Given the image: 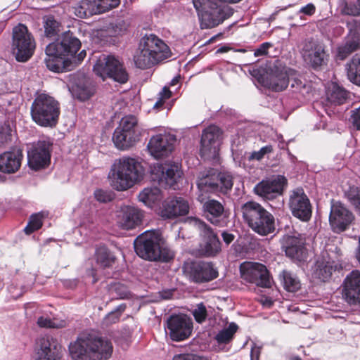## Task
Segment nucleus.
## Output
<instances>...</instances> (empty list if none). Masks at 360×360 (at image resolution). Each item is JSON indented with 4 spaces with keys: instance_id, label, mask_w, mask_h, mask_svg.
Masks as SVG:
<instances>
[{
    "instance_id": "55",
    "label": "nucleus",
    "mask_w": 360,
    "mask_h": 360,
    "mask_svg": "<svg viewBox=\"0 0 360 360\" xmlns=\"http://www.w3.org/2000/svg\"><path fill=\"white\" fill-rule=\"evenodd\" d=\"M272 150L273 148L271 145L264 146L260 148L259 150L253 152L250 155V158L252 160H260L264 157L266 154L271 153Z\"/></svg>"
},
{
    "instance_id": "50",
    "label": "nucleus",
    "mask_w": 360,
    "mask_h": 360,
    "mask_svg": "<svg viewBox=\"0 0 360 360\" xmlns=\"http://www.w3.org/2000/svg\"><path fill=\"white\" fill-rule=\"evenodd\" d=\"M192 314L196 322L199 323H203L207 317L206 306L202 302L197 304L192 311Z\"/></svg>"
},
{
    "instance_id": "44",
    "label": "nucleus",
    "mask_w": 360,
    "mask_h": 360,
    "mask_svg": "<svg viewBox=\"0 0 360 360\" xmlns=\"http://www.w3.org/2000/svg\"><path fill=\"white\" fill-rule=\"evenodd\" d=\"M60 24L53 16L47 15L44 18V27L46 36L53 37L58 34Z\"/></svg>"
},
{
    "instance_id": "20",
    "label": "nucleus",
    "mask_w": 360,
    "mask_h": 360,
    "mask_svg": "<svg viewBox=\"0 0 360 360\" xmlns=\"http://www.w3.org/2000/svg\"><path fill=\"white\" fill-rule=\"evenodd\" d=\"M354 220V214L345 205L340 202L331 205L329 221L335 232L345 231Z\"/></svg>"
},
{
    "instance_id": "10",
    "label": "nucleus",
    "mask_w": 360,
    "mask_h": 360,
    "mask_svg": "<svg viewBox=\"0 0 360 360\" xmlns=\"http://www.w3.org/2000/svg\"><path fill=\"white\" fill-rule=\"evenodd\" d=\"M185 276L195 283L210 282L218 277V271L211 262L188 261L183 265Z\"/></svg>"
},
{
    "instance_id": "29",
    "label": "nucleus",
    "mask_w": 360,
    "mask_h": 360,
    "mask_svg": "<svg viewBox=\"0 0 360 360\" xmlns=\"http://www.w3.org/2000/svg\"><path fill=\"white\" fill-rule=\"evenodd\" d=\"M189 205L187 200L181 197H174L165 199L160 208V215L165 219H173L188 213Z\"/></svg>"
},
{
    "instance_id": "18",
    "label": "nucleus",
    "mask_w": 360,
    "mask_h": 360,
    "mask_svg": "<svg viewBox=\"0 0 360 360\" xmlns=\"http://www.w3.org/2000/svg\"><path fill=\"white\" fill-rule=\"evenodd\" d=\"M181 175L179 165L175 163H157L151 167L153 181H157L162 186H172Z\"/></svg>"
},
{
    "instance_id": "59",
    "label": "nucleus",
    "mask_w": 360,
    "mask_h": 360,
    "mask_svg": "<svg viewBox=\"0 0 360 360\" xmlns=\"http://www.w3.org/2000/svg\"><path fill=\"white\" fill-rule=\"evenodd\" d=\"M315 6L313 4L310 3L306 5L305 6L302 7L301 9L300 10V13H302L307 15H312L315 13Z\"/></svg>"
},
{
    "instance_id": "11",
    "label": "nucleus",
    "mask_w": 360,
    "mask_h": 360,
    "mask_svg": "<svg viewBox=\"0 0 360 360\" xmlns=\"http://www.w3.org/2000/svg\"><path fill=\"white\" fill-rule=\"evenodd\" d=\"M300 53L304 61L314 69H318L327 64L329 54L325 45L313 39L303 41Z\"/></svg>"
},
{
    "instance_id": "28",
    "label": "nucleus",
    "mask_w": 360,
    "mask_h": 360,
    "mask_svg": "<svg viewBox=\"0 0 360 360\" xmlns=\"http://www.w3.org/2000/svg\"><path fill=\"white\" fill-rule=\"evenodd\" d=\"M202 203L205 215L211 224L221 227L227 226L229 214L220 202L207 198Z\"/></svg>"
},
{
    "instance_id": "19",
    "label": "nucleus",
    "mask_w": 360,
    "mask_h": 360,
    "mask_svg": "<svg viewBox=\"0 0 360 360\" xmlns=\"http://www.w3.org/2000/svg\"><path fill=\"white\" fill-rule=\"evenodd\" d=\"M62 347L49 335L37 339L34 348V360H59L62 356Z\"/></svg>"
},
{
    "instance_id": "17",
    "label": "nucleus",
    "mask_w": 360,
    "mask_h": 360,
    "mask_svg": "<svg viewBox=\"0 0 360 360\" xmlns=\"http://www.w3.org/2000/svg\"><path fill=\"white\" fill-rule=\"evenodd\" d=\"M51 143L40 140L32 144L27 150V162L34 170H39L48 166L51 160Z\"/></svg>"
},
{
    "instance_id": "23",
    "label": "nucleus",
    "mask_w": 360,
    "mask_h": 360,
    "mask_svg": "<svg viewBox=\"0 0 360 360\" xmlns=\"http://www.w3.org/2000/svg\"><path fill=\"white\" fill-rule=\"evenodd\" d=\"M143 212L135 206H122L116 213V222L124 230H131L142 223Z\"/></svg>"
},
{
    "instance_id": "39",
    "label": "nucleus",
    "mask_w": 360,
    "mask_h": 360,
    "mask_svg": "<svg viewBox=\"0 0 360 360\" xmlns=\"http://www.w3.org/2000/svg\"><path fill=\"white\" fill-rule=\"evenodd\" d=\"M348 79L353 84L360 86V56H353L346 65Z\"/></svg>"
},
{
    "instance_id": "24",
    "label": "nucleus",
    "mask_w": 360,
    "mask_h": 360,
    "mask_svg": "<svg viewBox=\"0 0 360 360\" xmlns=\"http://www.w3.org/2000/svg\"><path fill=\"white\" fill-rule=\"evenodd\" d=\"M69 90L74 98L84 101L94 95L96 84L90 77L77 74L72 77Z\"/></svg>"
},
{
    "instance_id": "1",
    "label": "nucleus",
    "mask_w": 360,
    "mask_h": 360,
    "mask_svg": "<svg viewBox=\"0 0 360 360\" xmlns=\"http://www.w3.org/2000/svg\"><path fill=\"white\" fill-rule=\"evenodd\" d=\"M145 169L138 159L124 156L115 160L108 175L110 186L117 191H124L141 182Z\"/></svg>"
},
{
    "instance_id": "61",
    "label": "nucleus",
    "mask_w": 360,
    "mask_h": 360,
    "mask_svg": "<svg viewBox=\"0 0 360 360\" xmlns=\"http://www.w3.org/2000/svg\"><path fill=\"white\" fill-rule=\"evenodd\" d=\"M223 240L227 244H230L235 238L233 234L230 233L229 232L224 231L221 234Z\"/></svg>"
},
{
    "instance_id": "14",
    "label": "nucleus",
    "mask_w": 360,
    "mask_h": 360,
    "mask_svg": "<svg viewBox=\"0 0 360 360\" xmlns=\"http://www.w3.org/2000/svg\"><path fill=\"white\" fill-rule=\"evenodd\" d=\"M160 236L155 231H145L134 240V249L136 254L141 258L148 260H155L157 251L160 246Z\"/></svg>"
},
{
    "instance_id": "53",
    "label": "nucleus",
    "mask_w": 360,
    "mask_h": 360,
    "mask_svg": "<svg viewBox=\"0 0 360 360\" xmlns=\"http://www.w3.org/2000/svg\"><path fill=\"white\" fill-rule=\"evenodd\" d=\"M158 257L155 261L169 262L174 257V253L167 248L159 246L157 251Z\"/></svg>"
},
{
    "instance_id": "48",
    "label": "nucleus",
    "mask_w": 360,
    "mask_h": 360,
    "mask_svg": "<svg viewBox=\"0 0 360 360\" xmlns=\"http://www.w3.org/2000/svg\"><path fill=\"white\" fill-rule=\"evenodd\" d=\"M37 324L41 328H59L65 326V321H57L56 320H52L47 316H41L38 318Z\"/></svg>"
},
{
    "instance_id": "7",
    "label": "nucleus",
    "mask_w": 360,
    "mask_h": 360,
    "mask_svg": "<svg viewBox=\"0 0 360 360\" xmlns=\"http://www.w3.org/2000/svg\"><path fill=\"white\" fill-rule=\"evenodd\" d=\"M30 112L36 124L41 127H53L58 121L60 105L52 96L41 94L34 100Z\"/></svg>"
},
{
    "instance_id": "54",
    "label": "nucleus",
    "mask_w": 360,
    "mask_h": 360,
    "mask_svg": "<svg viewBox=\"0 0 360 360\" xmlns=\"http://www.w3.org/2000/svg\"><path fill=\"white\" fill-rule=\"evenodd\" d=\"M172 96V91L169 90V87L164 86L162 91L158 94V101L153 105L154 108L159 109L162 108L165 101L167 99H169Z\"/></svg>"
},
{
    "instance_id": "43",
    "label": "nucleus",
    "mask_w": 360,
    "mask_h": 360,
    "mask_svg": "<svg viewBox=\"0 0 360 360\" xmlns=\"http://www.w3.org/2000/svg\"><path fill=\"white\" fill-rule=\"evenodd\" d=\"M238 328V326L235 323L232 322L228 326V327L219 331L215 336V340L219 344H227L232 340Z\"/></svg>"
},
{
    "instance_id": "33",
    "label": "nucleus",
    "mask_w": 360,
    "mask_h": 360,
    "mask_svg": "<svg viewBox=\"0 0 360 360\" xmlns=\"http://www.w3.org/2000/svg\"><path fill=\"white\" fill-rule=\"evenodd\" d=\"M139 135L140 134H131L115 129L112 136V141L117 148L125 150L135 145L139 139Z\"/></svg>"
},
{
    "instance_id": "26",
    "label": "nucleus",
    "mask_w": 360,
    "mask_h": 360,
    "mask_svg": "<svg viewBox=\"0 0 360 360\" xmlns=\"http://www.w3.org/2000/svg\"><path fill=\"white\" fill-rule=\"evenodd\" d=\"M80 46V41L71 32L68 31L57 41L48 45V51L50 53L58 52L65 58L74 56Z\"/></svg>"
},
{
    "instance_id": "57",
    "label": "nucleus",
    "mask_w": 360,
    "mask_h": 360,
    "mask_svg": "<svg viewBox=\"0 0 360 360\" xmlns=\"http://www.w3.org/2000/svg\"><path fill=\"white\" fill-rule=\"evenodd\" d=\"M351 120L354 127L360 130V106L352 110Z\"/></svg>"
},
{
    "instance_id": "52",
    "label": "nucleus",
    "mask_w": 360,
    "mask_h": 360,
    "mask_svg": "<svg viewBox=\"0 0 360 360\" xmlns=\"http://www.w3.org/2000/svg\"><path fill=\"white\" fill-rule=\"evenodd\" d=\"M342 14L357 16L360 15V6L354 3L345 2L341 8Z\"/></svg>"
},
{
    "instance_id": "25",
    "label": "nucleus",
    "mask_w": 360,
    "mask_h": 360,
    "mask_svg": "<svg viewBox=\"0 0 360 360\" xmlns=\"http://www.w3.org/2000/svg\"><path fill=\"white\" fill-rule=\"evenodd\" d=\"M295 75V71L293 70L276 67L262 79V84L274 91H281L288 86L290 79Z\"/></svg>"
},
{
    "instance_id": "49",
    "label": "nucleus",
    "mask_w": 360,
    "mask_h": 360,
    "mask_svg": "<svg viewBox=\"0 0 360 360\" xmlns=\"http://www.w3.org/2000/svg\"><path fill=\"white\" fill-rule=\"evenodd\" d=\"M96 7L98 8V14L105 13L109 10L117 7L120 3V0H94Z\"/></svg>"
},
{
    "instance_id": "36",
    "label": "nucleus",
    "mask_w": 360,
    "mask_h": 360,
    "mask_svg": "<svg viewBox=\"0 0 360 360\" xmlns=\"http://www.w3.org/2000/svg\"><path fill=\"white\" fill-rule=\"evenodd\" d=\"M139 200L148 207L153 205L160 200L162 193L158 187H147L143 189L138 195Z\"/></svg>"
},
{
    "instance_id": "62",
    "label": "nucleus",
    "mask_w": 360,
    "mask_h": 360,
    "mask_svg": "<svg viewBox=\"0 0 360 360\" xmlns=\"http://www.w3.org/2000/svg\"><path fill=\"white\" fill-rule=\"evenodd\" d=\"M195 357L189 354H179L174 356L173 360H195Z\"/></svg>"
},
{
    "instance_id": "27",
    "label": "nucleus",
    "mask_w": 360,
    "mask_h": 360,
    "mask_svg": "<svg viewBox=\"0 0 360 360\" xmlns=\"http://www.w3.org/2000/svg\"><path fill=\"white\" fill-rule=\"evenodd\" d=\"M221 136L220 129L211 125L202 132L201 137L200 155L205 158H214L217 154Z\"/></svg>"
},
{
    "instance_id": "41",
    "label": "nucleus",
    "mask_w": 360,
    "mask_h": 360,
    "mask_svg": "<svg viewBox=\"0 0 360 360\" xmlns=\"http://www.w3.org/2000/svg\"><path fill=\"white\" fill-rule=\"evenodd\" d=\"M279 278L288 291L295 292L300 288V280L292 272L283 270L279 274Z\"/></svg>"
},
{
    "instance_id": "30",
    "label": "nucleus",
    "mask_w": 360,
    "mask_h": 360,
    "mask_svg": "<svg viewBox=\"0 0 360 360\" xmlns=\"http://www.w3.org/2000/svg\"><path fill=\"white\" fill-rule=\"evenodd\" d=\"M342 297L350 305L360 304V271L353 270L345 278Z\"/></svg>"
},
{
    "instance_id": "40",
    "label": "nucleus",
    "mask_w": 360,
    "mask_h": 360,
    "mask_svg": "<svg viewBox=\"0 0 360 360\" xmlns=\"http://www.w3.org/2000/svg\"><path fill=\"white\" fill-rule=\"evenodd\" d=\"M327 102L331 105H341L345 103L347 97V91L342 87L333 84L326 93Z\"/></svg>"
},
{
    "instance_id": "4",
    "label": "nucleus",
    "mask_w": 360,
    "mask_h": 360,
    "mask_svg": "<svg viewBox=\"0 0 360 360\" xmlns=\"http://www.w3.org/2000/svg\"><path fill=\"white\" fill-rule=\"evenodd\" d=\"M233 184V177L228 172H218L214 169L200 172L196 181L197 200L203 202L210 194H226Z\"/></svg>"
},
{
    "instance_id": "6",
    "label": "nucleus",
    "mask_w": 360,
    "mask_h": 360,
    "mask_svg": "<svg viewBox=\"0 0 360 360\" xmlns=\"http://www.w3.org/2000/svg\"><path fill=\"white\" fill-rule=\"evenodd\" d=\"M244 221L255 233L261 236H267L275 230L274 216L259 203L248 201L242 207Z\"/></svg>"
},
{
    "instance_id": "35",
    "label": "nucleus",
    "mask_w": 360,
    "mask_h": 360,
    "mask_svg": "<svg viewBox=\"0 0 360 360\" xmlns=\"http://www.w3.org/2000/svg\"><path fill=\"white\" fill-rule=\"evenodd\" d=\"M333 271V265L330 261L319 259L315 264L312 276L321 282H326L331 277Z\"/></svg>"
},
{
    "instance_id": "46",
    "label": "nucleus",
    "mask_w": 360,
    "mask_h": 360,
    "mask_svg": "<svg viewBox=\"0 0 360 360\" xmlns=\"http://www.w3.org/2000/svg\"><path fill=\"white\" fill-rule=\"evenodd\" d=\"M44 215L42 212H39L31 215L30 221L25 228V232L30 234L32 232L39 229L42 226V219Z\"/></svg>"
},
{
    "instance_id": "22",
    "label": "nucleus",
    "mask_w": 360,
    "mask_h": 360,
    "mask_svg": "<svg viewBox=\"0 0 360 360\" xmlns=\"http://www.w3.org/2000/svg\"><path fill=\"white\" fill-rule=\"evenodd\" d=\"M167 328L172 340L181 341L191 334L193 323L186 315H172L167 321Z\"/></svg>"
},
{
    "instance_id": "5",
    "label": "nucleus",
    "mask_w": 360,
    "mask_h": 360,
    "mask_svg": "<svg viewBox=\"0 0 360 360\" xmlns=\"http://www.w3.org/2000/svg\"><path fill=\"white\" fill-rule=\"evenodd\" d=\"M202 29L213 28L233 14V8L214 0H193Z\"/></svg>"
},
{
    "instance_id": "34",
    "label": "nucleus",
    "mask_w": 360,
    "mask_h": 360,
    "mask_svg": "<svg viewBox=\"0 0 360 360\" xmlns=\"http://www.w3.org/2000/svg\"><path fill=\"white\" fill-rule=\"evenodd\" d=\"M360 46V39L356 36H352L347 38L345 43L338 46L337 48L336 58L338 60H343L351 53L357 51Z\"/></svg>"
},
{
    "instance_id": "8",
    "label": "nucleus",
    "mask_w": 360,
    "mask_h": 360,
    "mask_svg": "<svg viewBox=\"0 0 360 360\" xmlns=\"http://www.w3.org/2000/svg\"><path fill=\"white\" fill-rule=\"evenodd\" d=\"M93 71L103 80L110 78L115 82L124 84L129 78L122 63L111 55L100 56L94 65Z\"/></svg>"
},
{
    "instance_id": "51",
    "label": "nucleus",
    "mask_w": 360,
    "mask_h": 360,
    "mask_svg": "<svg viewBox=\"0 0 360 360\" xmlns=\"http://www.w3.org/2000/svg\"><path fill=\"white\" fill-rule=\"evenodd\" d=\"M125 308L126 305L122 304L119 305L114 311L110 312L104 319L105 324L110 325L118 321Z\"/></svg>"
},
{
    "instance_id": "47",
    "label": "nucleus",
    "mask_w": 360,
    "mask_h": 360,
    "mask_svg": "<svg viewBox=\"0 0 360 360\" xmlns=\"http://www.w3.org/2000/svg\"><path fill=\"white\" fill-rule=\"evenodd\" d=\"M96 261L103 267H108L114 262L113 258L105 248H101L96 250Z\"/></svg>"
},
{
    "instance_id": "32",
    "label": "nucleus",
    "mask_w": 360,
    "mask_h": 360,
    "mask_svg": "<svg viewBox=\"0 0 360 360\" xmlns=\"http://www.w3.org/2000/svg\"><path fill=\"white\" fill-rule=\"evenodd\" d=\"M282 248L287 256L291 258L300 259L304 255V239L299 235L284 236L283 238Z\"/></svg>"
},
{
    "instance_id": "37",
    "label": "nucleus",
    "mask_w": 360,
    "mask_h": 360,
    "mask_svg": "<svg viewBox=\"0 0 360 360\" xmlns=\"http://www.w3.org/2000/svg\"><path fill=\"white\" fill-rule=\"evenodd\" d=\"M97 8L94 0H81L74 7V13L80 18H86L97 15L98 11Z\"/></svg>"
},
{
    "instance_id": "58",
    "label": "nucleus",
    "mask_w": 360,
    "mask_h": 360,
    "mask_svg": "<svg viewBox=\"0 0 360 360\" xmlns=\"http://www.w3.org/2000/svg\"><path fill=\"white\" fill-rule=\"evenodd\" d=\"M271 46V44L269 42L262 44L255 51L254 55L256 57L266 55Z\"/></svg>"
},
{
    "instance_id": "31",
    "label": "nucleus",
    "mask_w": 360,
    "mask_h": 360,
    "mask_svg": "<svg viewBox=\"0 0 360 360\" xmlns=\"http://www.w3.org/2000/svg\"><path fill=\"white\" fill-rule=\"evenodd\" d=\"M23 158L22 150L13 148L0 155V171L11 174L17 172L21 165Z\"/></svg>"
},
{
    "instance_id": "38",
    "label": "nucleus",
    "mask_w": 360,
    "mask_h": 360,
    "mask_svg": "<svg viewBox=\"0 0 360 360\" xmlns=\"http://www.w3.org/2000/svg\"><path fill=\"white\" fill-rule=\"evenodd\" d=\"M46 54L45 63L47 68L55 72L63 71L65 58L58 52L50 53L48 46L46 48Z\"/></svg>"
},
{
    "instance_id": "15",
    "label": "nucleus",
    "mask_w": 360,
    "mask_h": 360,
    "mask_svg": "<svg viewBox=\"0 0 360 360\" xmlns=\"http://www.w3.org/2000/svg\"><path fill=\"white\" fill-rule=\"evenodd\" d=\"M175 141L174 135L167 132L158 134L150 139L147 150L155 159L166 158L172 154Z\"/></svg>"
},
{
    "instance_id": "2",
    "label": "nucleus",
    "mask_w": 360,
    "mask_h": 360,
    "mask_svg": "<svg viewBox=\"0 0 360 360\" xmlns=\"http://www.w3.org/2000/svg\"><path fill=\"white\" fill-rule=\"evenodd\" d=\"M74 360H106L112 352L110 341L96 335L82 333L69 346Z\"/></svg>"
},
{
    "instance_id": "60",
    "label": "nucleus",
    "mask_w": 360,
    "mask_h": 360,
    "mask_svg": "<svg viewBox=\"0 0 360 360\" xmlns=\"http://www.w3.org/2000/svg\"><path fill=\"white\" fill-rule=\"evenodd\" d=\"M291 87L295 88V91H301L302 89H305V85L300 79L295 77L291 83Z\"/></svg>"
},
{
    "instance_id": "45",
    "label": "nucleus",
    "mask_w": 360,
    "mask_h": 360,
    "mask_svg": "<svg viewBox=\"0 0 360 360\" xmlns=\"http://www.w3.org/2000/svg\"><path fill=\"white\" fill-rule=\"evenodd\" d=\"M128 27V24L124 20H117L110 23L105 30L107 35L110 37H115L124 33ZM104 30H101L103 32Z\"/></svg>"
},
{
    "instance_id": "16",
    "label": "nucleus",
    "mask_w": 360,
    "mask_h": 360,
    "mask_svg": "<svg viewBox=\"0 0 360 360\" xmlns=\"http://www.w3.org/2000/svg\"><path fill=\"white\" fill-rule=\"evenodd\" d=\"M289 207L292 214L302 221H308L311 217L312 209L310 200L301 188L290 193Z\"/></svg>"
},
{
    "instance_id": "64",
    "label": "nucleus",
    "mask_w": 360,
    "mask_h": 360,
    "mask_svg": "<svg viewBox=\"0 0 360 360\" xmlns=\"http://www.w3.org/2000/svg\"><path fill=\"white\" fill-rule=\"evenodd\" d=\"M355 258L358 261V262L360 264V236L359 237L358 240V246L355 250Z\"/></svg>"
},
{
    "instance_id": "21",
    "label": "nucleus",
    "mask_w": 360,
    "mask_h": 360,
    "mask_svg": "<svg viewBox=\"0 0 360 360\" xmlns=\"http://www.w3.org/2000/svg\"><path fill=\"white\" fill-rule=\"evenodd\" d=\"M188 221L197 228L204 239L205 243L202 249L205 255L214 256L217 254L220 250V242L212 229L198 218H189Z\"/></svg>"
},
{
    "instance_id": "13",
    "label": "nucleus",
    "mask_w": 360,
    "mask_h": 360,
    "mask_svg": "<svg viewBox=\"0 0 360 360\" xmlns=\"http://www.w3.org/2000/svg\"><path fill=\"white\" fill-rule=\"evenodd\" d=\"M240 273L241 278L247 283L263 288H269L271 285L269 271L266 266L261 263L243 262L240 265Z\"/></svg>"
},
{
    "instance_id": "3",
    "label": "nucleus",
    "mask_w": 360,
    "mask_h": 360,
    "mask_svg": "<svg viewBox=\"0 0 360 360\" xmlns=\"http://www.w3.org/2000/svg\"><path fill=\"white\" fill-rule=\"evenodd\" d=\"M170 56L169 46L156 35L150 34L141 38L139 51L134 60L136 67L146 69L168 58Z\"/></svg>"
},
{
    "instance_id": "63",
    "label": "nucleus",
    "mask_w": 360,
    "mask_h": 360,
    "mask_svg": "<svg viewBox=\"0 0 360 360\" xmlns=\"http://www.w3.org/2000/svg\"><path fill=\"white\" fill-rule=\"evenodd\" d=\"M259 353H260V349L259 347H253V348H252V350H251L252 359H253L255 357L256 359H258Z\"/></svg>"
},
{
    "instance_id": "9",
    "label": "nucleus",
    "mask_w": 360,
    "mask_h": 360,
    "mask_svg": "<svg viewBox=\"0 0 360 360\" xmlns=\"http://www.w3.org/2000/svg\"><path fill=\"white\" fill-rule=\"evenodd\" d=\"M35 41L27 27L19 24L13 28L12 50L15 58L19 62H26L33 55Z\"/></svg>"
},
{
    "instance_id": "42",
    "label": "nucleus",
    "mask_w": 360,
    "mask_h": 360,
    "mask_svg": "<svg viewBox=\"0 0 360 360\" xmlns=\"http://www.w3.org/2000/svg\"><path fill=\"white\" fill-rule=\"evenodd\" d=\"M138 119L134 115H126L122 118L119 126L115 129L128 133L139 134L137 130Z\"/></svg>"
},
{
    "instance_id": "56",
    "label": "nucleus",
    "mask_w": 360,
    "mask_h": 360,
    "mask_svg": "<svg viewBox=\"0 0 360 360\" xmlns=\"http://www.w3.org/2000/svg\"><path fill=\"white\" fill-rule=\"evenodd\" d=\"M95 198L101 202H107L112 200L111 195L102 189H98L94 192Z\"/></svg>"
},
{
    "instance_id": "12",
    "label": "nucleus",
    "mask_w": 360,
    "mask_h": 360,
    "mask_svg": "<svg viewBox=\"0 0 360 360\" xmlns=\"http://www.w3.org/2000/svg\"><path fill=\"white\" fill-rule=\"evenodd\" d=\"M288 180L283 175H273L266 178L254 187V193L264 200H273L282 196Z\"/></svg>"
}]
</instances>
